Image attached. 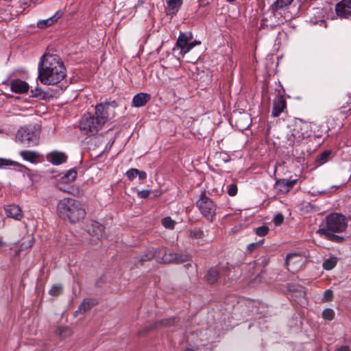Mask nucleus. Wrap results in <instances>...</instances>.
Masks as SVG:
<instances>
[{
	"label": "nucleus",
	"instance_id": "f257e3e1",
	"mask_svg": "<svg viewBox=\"0 0 351 351\" xmlns=\"http://www.w3.org/2000/svg\"><path fill=\"white\" fill-rule=\"evenodd\" d=\"M66 76V69L61 59L56 55L45 54L38 64V79L43 84L53 85Z\"/></svg>",
	"mask_w": 351,
	"mask_h": 351
},
{
	"label": "nucleus",
	"instance_id": "f03ea898",
	"mask_svg": "<svg viewBox=\"0 0 351 351\" xmlns=\"http://www.w3.org/2000/svg\"><path fill=\"white\" fill-rule=\"evenodd\" d=\"M115 108V102H106L95 106V114H84L81 120L80 128L86 135H94L101 129L104 123L109 119L112 110Z\"/></svg>",
	"mask_w": 351,
	"mask_h": 351
},
{
	"label": "nucleus",
	"instance_id": "7ed1b4c3",
	"mask_svg": "<svg viewBox=\"0 0 351 351\" xmlns=\"http://www.w3.org/2000/svg\"><path fill=\"white\" fill-rule=\"evenodd\" d=\"M347 227L346 217L341 213H333L326 217V226L319 228L317 232L324 236L330 241L341 243L344 241V237L335 233L343 232Z\"/></svg>",
	"mask_w": 351,
	"mask_h": 351
},
{
	"label": "nucleus",
	"instance_id": "20e7f679",
	"mask_svg": "<svg viewBox=\"0 0 351 351\" xmlns=\"http://www.w3.org/2000/svg\"><path fill=\"white\" fill-rule=\"evenodd\" d=\"M56 212L62 219L72 223L80 222L86 214L80 202L69 197H64L58 202Z\"/></svg>",
	"mask_w": 351,
	"mask_h": 351
},
{
	"label": "nucleus",
	"instance_id": "39448f33",
	"mask_svg": "<svg viewBox=\"0 0 351 351\" xmlns=\"http://www.w3.org/2000/svg\"><path fill=\"white\" fill-rule=\"evenodd\" d=\"M202 215L209 221H213L216 215L217 206L214 202L206 196V192L202 191L199 199L196 202Z\"/></svg>",
	"mask_w": 351,
	"mask_h": 351
},
{
	"label": "nucleus",
	"instance_id": "423d86ee",
	"mask_svg": "<svg viewBox=\"0 0 351 351\" xmlns=\"http://www.w3.org/2000/svg\"><path fill=\"white\" fill-rule=\"evenodd\" d=\"M16 139L25 145L31 147L38 144L39 136L33 129L21 128L17 132Z\"/></svg>",
	"mask_w": 351,
	"mask_h": 351
},
{
	"label": "nucleus",
	"instance_id": "0eeeda50",
	"mask_svg": "<svg viewBox=\"0 0 351 351\" xmlns=\"http://www.w3.org/2000/svg\"><path fill=\"white\" fill-rule=\"evenodd\" d=\"M193 34L191 32H180L177 38V49H180V53L184 54L190 51L197 43L193 42Z\"/></svg>",
	"mask_w": 351,
	"mask_h": 351
},
{
	"label": "nucleus",
	"instance_id": "6e6552de",
	"mask_svg": "<svg viewBox=\"0 0 351 351\" xmlns=\"http://www.w3.org/2000/svg\"><path fill=\"white\" fill-rule=\"evenodd\" d=\"M207 232L208 231L205 232L201 228L194 227L188 230V236L192 242L198 245H204L210 241L208 238Z\"/></svg>",
	"mask_w": 351,
	"mask_h": 351
},
{
	"label": "nucleus",
	"instance_id": "1a4fd4ad",
	"mask_svg": "<svg viewBox=\"0 0 351 351\" xmlns=\"http://www.w3.org/2000/svg\"><path fill=\"white\" fill-rule=\"evenodd\" d=\"M335 10L339 18L351 19V0H341L335 5Z\"/></svg>",
	"mask_w": 351,
	"mask_h": 351
},
{
	"label": "nucleus",
	"instance_id": "9d476101",
	"mask_svg": "<svg viewBox=\"0 0 351 351\" xmlns=\"http://www.w3.org/2000/svg\"><path fill=\"white\" fill-rule=\"evenodd\" d=\"M287 101L282 95H278L273 101L271 116L277 117L286 109Z\"/></svg>",
	"mask_w": 351,
	"mask_h": 351
},
{
	"label": "nucleus",
	"instance_id": "9b49d317",
	"mask_svg": "<svg viewBox=\"0 0 351 351\" xmlns=\"http://www.w3.org/2000/svg\"><path fill=\"white\" fill-rule=\"evenodd\" d=\"M5 215L8 217L20 221L23 216L21 208L16 204L7 206L4 208Z\"/></svg>",
	"mask_w": 351,
	"mask_h": 351
},
{
	"label": "nucleus",
	"instance_id": "f8f14e48",
	"mask_svg": "<svg viewBox=\"0 0 351 351\" xmlns=\"http://www.w3.org/2000/svg\"><path fill=\"white\" fill-rule=\"evenodd\" d=\"M66 155L60 152L54 151L47 155V160L54 165H59L66 162Z\"/></svg>",
	"mask_w": 351,
	"mask_h": 351
},
{
	"label": "nucleus",
	"instance_id": "ddd939ff",
	"mask_svg": "<svg viewBox=\"0 0 351 351\" xmlns=\"http://www.w3.org/2000/svg\"><path fill=\"white\" fill-rule=\"evenodd\" d=\"M176 261V254L167 252L166 248H160L158 250L157 261L160 263H170Z\"/></svg>",
	"mask_w": 351,
	"mask_h": 351
},
{
	"label": "nucleus",
	"instance_id": "4468645a",
	"mask_svg": "<svg viewBox=\"0 0 351 351\" xmlns=\"http://www.w3.org/2000/svg\"><path fill=\"white\" fill-rule=\"evenodd\" d=\"M10 88L13 92L21 94L28 90L29 85L21 80H14L10 83Z\"/></svg>",
	"mask_w": 351,
	"mask_h": 351
},
{
	"label": "nucleus",
	"instance_id": "2eb2a0df",
	"mask_svg": "<svg viewBox=\"0 0 351 351\" xmlns=\"http://www.w3.org/2000/svg\"><path fill=\"white\" fill-rule=\"evenodd\" d=\"M151 99V96L148 93H140L134 96L132 104L135 107H141L145 106Z\"/></svg>",
	"mask_w": 351,
	"mask_h": 351
},
{
	"label": "nucleus",
	"instance_id": "dca6fc26",
	"mask_svg": "<svg viewBox=\"0 0 351 351\" xmlns=\"http://www.w3.org/2000/svg\"><path fill=\"white\" fill-rule=\"evenodd\" d=\"M222 275V270L218 268H210L205 276L206 280L209 284H214L217 282L220 276Z\"/></svg>",
	"mask_w": 351,
	"mask_h": 351
},
{
	"label": "nucleus",
	"instance_id": "f3484780",
	"mask_svg": "<svg viewBox=\"0 0 351 351\" xmlns=\"http://www.w3.org/2000/svg\"><path fill=\"white\" fill-rule=\"evenodd\" d=\"M77 173L74 169H70L63 176L61 177L60 182L58 183V187L60 190L64 191L60 184H69L73 182L77 178Z\"/></svg>",
	"mask_w": 351,
	"mask_h": 351
},
{
	"label": "nucleus",
	"instance_id": "a211bd4d",
	"mask_svg": "<svg viewBox=\"0 0 351 351\" xmlns=\"http://www.w3.org/2000/svg\"><path fill=\"white\" fill-rule=\"evenodd\" d=\"M62 12L59 10L53 16H51L47 19H45V20L40 21L38 23V26L40 28L51 26L55 22H56L59 19H60L62 17Z\"/></svg>",
	"mask_w": 351,
	"mask_h": 351
},
{
	"label": "nucleus",
	"instance_id": "6ab92c4d",
	"mask_svg": "<svg viewBox=\"0 0 351 351\" xmlns=\"http://www.w3.org/2000/svg\"><path fill=\"white\" fill-rule=\"evenodd\" d=\"M97 304V301L95 299L87 298L84 300L82 304L80 305L78 310L75 312V313H85L89 311L91 308L95 306Z\"/></svg>",
	"mask_w": 351,
	"mask_h": 351
},
{
	"label": "nucleus",
	"instance_id": "aec40b11",
	"mask_svg": "<svg viewBox=\"0 0 351 351\" xmlns=\"http://www.w3.org/2000/svg\"><path fill=\"white\" fill-rule=\"evenodd\" d=\"M20 156L27 161H29L32 163H34L36 162L37 158L39 157L38 153L33 151H21L20 152Z\"/></svg>",
	"mask_w": 351,
	"mask_h": 351
},
{
	"label": "nucleus",
	"instance_id": "412c9836",
	"mask_svg": "<svg viewBox=\"0 0 351 351\" xmlns=\"http://www.w3.org/2000/svg\"><path fill=\"white\" fill-rule=\"evenodd\" d=\"M104 229V228L101 223L97 221H93L91 223V229L89 230V232L97 239H99L102 237Z\"/></svg>",
	"mask_w": 351,
	"mask_h": 351
},
{
	"label": "nucleus",
	"instance_id": "4be33fe9",
	"mask_svg": "<svg viewBox=\"0 0 351 351\" xmlns=\"http://www.w3.org/2000/svg\"><path fill=\"white\" fill-rule=\"evenodd\" d=\"M293 0H276L271 5V10L276 12L290 5Z\"/></svg>",
	"mask_w": 351,
	"mask_h": 351
},
{
	"label": "nucleus",
	"instance_id": "5701e85b",
	"mask_svg": "<svg viewBox=\"0 0 351 351\" xmlns=\"http://www.w3.org/2000/svg\"><path fill=\"white\" fill-rule=\"evenodd\" d=\"M191 261V256L186 253H177V265L179 263H186L183 265V267L188 269L191 267L190 262Z\"/></svg>",
	"mask_w": 351,
	"mask_h": 351
},
{
	"label": "nucleus",
	"instance_id": "b1692460",
	"mask_svg": "<svg viewBox=\"0 0 351 351\" xmlns=\"http://www.w3.org/2000/svg\"><path fill=\"white\" fill-rule=\"evenodd\" d=\"M3 166H13L14 167H16L20 171L25 168V167L23 165L16 161H13L10 159L0 158V167H2Z\"/></svg>",
	"mask_w": 351,
	"mask_h": 351
},
{
	"label": "nucleus",
	"instance_id": "393cba45",
	"mask_svg": "<svg viewBox=\"0 0 351 351\" xmlns=\"http://www.w3.org/2000/svg\"><path fill=\"white\" fill-rule=\"evenodd\" d=\"M337 264V257H330L328 259H326L323 263V267L326 270H331Z\"/></svg>",
	"mask_w": 351,
	"mask_h": 351
},
{
	"label": "nucleus",
	"instance_id": "a878e982",
	"mask_svg": "<svg viewBox=\"0 0 351 351\" xmlns=\"http://www.w3.org/2000/svg\"><path fill=\"white\" fill-rule=\"evenodd\" d=\"M340 112L348 117L351 116V98L341 107Z\"/></svg>",
	"mask_w": 351,
	"mask_h": 351
},
{
	"label": "nucleus",
	"instance_id": "bb28decb",
	"mask_svg": "<svg viewBox=\"0 0 351 351\" xmlns=\"http://www.w3.org/2000/svg\"><path fill=\"white\" fill-rule=\"evenodd\" d=\"M158 250L152 249L149 250L145 255L141 258L142 261H147L151 260L153 258H156L157 260Z\"/></svg>",
	"mask_w": 351,
	"mask_h": 351
},
{
	"label": "nucleus",
	"instance_id": "cd10ccee",
	"mask_svg": "<svg viewBox=\"0 0 351 351\" xmlns=\"http://www.w3.org/2000/svg\"><path fill=\"white\" fill-rule=\"evenodd\" d=\"M298 182L297 179L293 180H287L285 179L279 180L277 181V184L280 186H287L288 189L292 188Z\"/></svg>",
	"mask_w": 351,
	"mask_h": 351
},
{
	"label": "nucleus",
	"instance_id": "c85d7f7f",
	"mask_svg": "<svg viewBox=\"0 0 351 351\" xmlns=\"http://www.w3.org/2000/svg\"><path fill=\"white\" fill-rule=\"evenodd\" d=\"M335 315V311L331 308L324 309L322 312V317L328 321L334 319Z\"/></svg>",
	"mask_w": 351,
	"mask_h": 351
},
{
	"label": "nucleus",
	"instance_id": "c756f323",
	"mask_svg": "<svg viewBox=\"0 0 351 351\" xmlns=\"http://www.w3.org/2000/svg\"><path fill=\"white\" fill-rule=\"evenodd\" d=\"M162 226L167 229L173 230L175 226V222L171 217H167L162 219Z\"/></svg>",
	"mask_w": 351,
	"mask_h": 351
},
{
	"label": "nucleus",
	"instance_id": "7c9ffc66",
	"mask_svg": "<svg viewBox=\"0 0 351 351\" xmlns=\"http://www.w3.org/2000/svg\"><path fill=\"white\" fill-rule=\"evenodd\" d=\"M62 292V287L60 285H54L49 291V293L52 296H58Z\"/></svg>",
	"mask_w": 351,
	"mask_h": 351
},
{
	"label": "nucleus",
	"instance_id": "2f4dec72",
	"mask_svg": "<svg viewBox=\"0 0 351 351\" xmlns=\"http://www.w3.org/2000/svg\"><path fill=\"white\" fill-rule=\"evenodd\" d=\"M331 152L330 151L326 150L324 151L322 154L319 155V156L317 158V162H319L320 164L325 163L330 156Z\"/></svg>",
	"mask_w": 351,
	"mask_h": 351
},
{
	"label": "nucleus",
	"instance_id": "473e14b6",
	"mask_svg": "<svg viewBox=\"0 0 351 351\" xmlns=\"http://www.w3.org/2000/svg\"><path fill=\"white\" fill-rule=\"evenodd\" d=\"M58 332L63 339L70 337L72 334L71 330L67 327L59 328L58 329Z\"/></svg>",
	"mask_w": 351,
	"mask_h": 351
},
{
	"label": "nucleus",
	"instance_id": "72a5a7b5",
	"mask_svg": "<svg viewBox=\"0 0 351 351\" xmlns=\"http://www.w3.org/2000/svg\"><path fill=\"white\" fill-rule=\"evenodd\" d=\"M264 242V239H261L260 241L254 243H250L247 247V250L249 252H252L256 249L260 247Z\"/></svg>",
	"mask_w": 351,
	"mask_h": 351
},
{
	"label": "nucleus",
	"instance_id": "f704fd0d",
	"mask_svg": "<svg viewBox=\"0 0 351 351\" xmlns=\"http://www.w3.org/2000/svg\"><path fill=\"white\" fill-rule=\"evenodd\" d=\"M227 192L230 196H234L238 191L237 185L235 183H231L227 186Z\"/></svg>",
	"mask_w": 351,
	"mask_h": 351
},
{
	"label": "nucleus",
	"instance_id": "c9c22d12",
	"mask_svg": "<svg viewBox=\"0 0 351 351\" xmlns=\"http://www.w3.org/2000/svg\"><path fill=\"white\" fill-rule=\"evenodd\" d=\"M269 232V228L266 226H262L256 228V234L259 237H264Z\"/></svg>",
	"mask_w": 351,
	"mask_h": 351
},
{
	"label": "nucleus",
	"instance_id": "e433bc0d",
	"mask_svg": "<svg viewBox=\"0 0 351 351\" xmlns=\"http://www.w3.org/2000/svg\"><path fill=\"white\" fill-rule=\"evenodd\" d=\"M298 257L296 254H288L286 256L285 264L289 271H291L290 268L293 258Z\"/></svg>",
	"mask_w": 351,
	"mask_h": 351
},
{
	"label": "nucleus",
	"instance_id": "4c0bfd02",
	"mask_svg": "<svg viewBox=\"0 0 351 351\" xmlns=\"http://www.w3.org/2000/svg\"><path fill=\"white\" fill-rule=\"evenodd\" d=\"M138 173V169H130L126 172V176L130 180H132L135 177L137 176V173Z\"/></svg>",
	"mask_w": 351,
	"mask_h": 351
},
{
	"label": "nucleus",
	"instance_id": "58836bf2",
	"mask_svg": "<svg viewBox=\"0 0 351 351\" xmlns=\"http://www.w3.org/2000/svg\"><path fill=\"white\" fill-rule=\"evenodd\" d=\"M284 221V216L282 213H277L274 218V223L275 226H280Z\"/></svg>",
	"mask_w": 351,
	"mask_h": 351
},
{
	"label": "nucleus",
	"instance_id": "ea45409f",
	"mask_svg": "<svg viewBox=\"0 0 351 351\" xmlns=\"http://www.w3.org/2000/svg\"><path fill=\"white\" fill-rule=\"evenodd\" d=\"M333 298V293L330 289H327L324 291L323 300L329 302L331 301Z\"/></svg>",
	"mask_w": 351,
	"mask_h": 351
},
{
	"label": "nucleus",
	"instance_id": "a19ab883",
	"mask_svg": "<svg viewBox=\"0 0 351 351\" xmlns=\"http://www.w3.org/2000/svg\"><path fill=\"white\" fill-rule=\"evenodd\" d=\"M174 323H175V320L173 318H169V319H163L160 322L161 326H173V325H174Z\"/></svg>",
	"mask_w": 351,
	"mask_h": 351
},
{
	"label": "nucleus",
	"instance_id": "79ce46f5",
	"mask_svg": "<svg viewBox=\"0 0 351 351\" xmlns=\"http://www.w3.org/2000/svg\"><path fill=\"white\" fill-rule=\"evenodd\" d=\"M150 194V191L149 190H143L138 192V196L141 198H146Z\"/></svg>",
	"mask_w": 351,
	"mask_h": 351
},
{
	"label": "nucleus",
	"instance_id": "37998d69",
	"mask_svg": "<svg viewBox=\"0 0 351 351\" xmlns=\"http://www.w3.org/2000/svg\"><path fill=\"white\" fill-rule=\"evenodd\" d=\"M169 8L173 10L176 8V0H166Z\"/></svg>",
	"mask_w": 351,
	"mask_h": 351
},
{
	"label": "nucleus",
	"instance_id": "c03bdc74",
	"mask_svg": "<svg viewBox=\"0 0 351 351\" xmlns=\"http://www.w3.org/2000/svg\"><path fill=\"white\" fill-rule=\"evenodd\" d=\"M137 176L140 180H144L147 177V173L143 171L138 170V173H137Z\"/></svg>",
	"mask_w": 351,
	"mask_h": 351
},
{
	"label": "nucleus",
	"instance_id": "a18cd8bd",
	"mask_svg": "<svg viewBox=\"0 0 351 351\" xmlns=\"http://www.w3.org/2000/svg\"><path fill=\"white\" fill-rule=\"evenodd\" d=\"M336 351H350V348L348 346H342L338 348Z\"/></svg>",
	"mask_w": 351,
	"mask_h": 351
},
{
	"label": "nucleus",
	"instance_id": "49530a36",
	"mask_svg": "<svg viewBox=\"0 0 351 351\" xmlns=\"http://www.w3.org/2000/svg\"><path fill=\"white\" fill-rule=\"evenodd\" d=\"M293 136L294 137L298 136V138H304V135H303V134H302V135H301V136H300V135H298V134H297V132H296V129H294V130H293Z\"/></svg>",
	"mask_w": 351,
	"mask_h": 351
},
{
	"label": "nucleus",
	"instance_id": "de8ad7c7",
	"mask_svg": "<svg viewBox=\"0 0 351 351\" xmlns=\"http://www.w3.org/2000/svg\"><path fill=\"white\" fill-rule=\"evenodd\" d=\"M182 4V0H177V10Z\"/></svg>",
	"mask_w": 351,
	"mask_h": 351
},
{
	"label": "nucleus",
	"instance_id": "09e8293b",
	"mask_svg": "<svg viewBox=\"0 0 351 351\" xmlns=\"http://www.w3.org/2000/svg\"><path fill=\"white\" fill-rule=\"evenodd\" d=\"M227 1H229V2H232V1H234V0H227Z\"/></svg>",
	"mask_w": 351,
	"mask_h": 351
}]
</instances>
